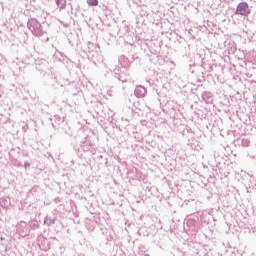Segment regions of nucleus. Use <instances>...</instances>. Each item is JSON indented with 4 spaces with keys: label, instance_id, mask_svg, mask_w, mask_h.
Returning a JSON list of instances; mask_svg holds the SVG:
<instances>
[{
    "label": "nucleus",
    "instance_id": "f257e3e1",
    "mask_svg": "<svg viewBox=\"0 0 256 256\" xmlns=\"http://www.w3.org/2000/svg\"><path fill=\"white\" fill-rule=\"evenodd\" d=\"M27 27L31 31L34 37H43L47 33L45 23L41 24L37 18H31L28 20Z\"/></svg>",
    "mask_w": 256,
    "mask_h": 256
},
{
    "label": "nucleus",
    "instance_id": "f03ea898",
    "mask_svg": "<svg viewBox=\"0 0 256 256\" xmlns=\"http://www.w3.org/2000/svg\"><path fill=\"white\" fill-rule=\"evenodd\" d=\"M97 48V45L94 43L89 42L88 43V59L94 64V65H101L103 63V55L99 53L98 51H93L91 49Z\"/></svg>",
    "mask_w": 256,
    "mask_h": 256
},
{
    "label": "nucleus",
    "instance_id": "7ed1b4c3",
    "mask_svg": "<svg viewBox=\"0 0 256 256\" xmlns=\"http://www.w3.org/2000/svg\"><path fill=\"white\" fill-rule=\"evenodd\" d=\"M80 149H82L84 153H91L92 155H95L97 153V150L95 149V144L89 136H86L84 140L81 141Z\"/></svg>",
    "mask_w": 256,
    "mask_h": 256
},
{
    "label": "nucleus",
    "instance_id": "20e7f679",
    "mask_svg": "<svg viewBox=\"0 0 256 256\" xmlns=\"http://www.w3.org/2000/svg\"><path fill=\"white\" fill-rule=\"evenodd\" d=\"M136 59H139V56L132 55V57L129 59L125 55H122L119 57L118 61L121 69H123L124 71H129V67H131V64L133 63V61H136Z\"/></svg>",
    "mask_w": 256,
    "mask_h": 256
},
{
    "label": "nucleus",
    "instance_id": "39448f33",
    "mask_svg": "<svg viewBox=\"0 0 256 256\" xmlns=\"http://www.w3.org/2000/svg\"><path fill=\"white\" fill-rule=\"evenodd\" d=\"M235 15L249 17L251 15V6L247 2H240L236 7Z\"/></svg>",
    "mask_w": 256,
    "mask_h": 256
},
{
    "label": "nucleus",
    "instance_id": "423d86ee",
    "mask_svg": "<svg viewBox=\"0 0 256 256\" xmlns=\"http://www.w3.org/2000/svg\"><path fill=\"white\" fill-rule=\"evenodd\" d=\"M114 77L122 83H127V81H129V74L126 70H121V67L119 66L114 68Z\"/></svg>",
    "mask_w": 256,
    "mask_h": 256
},
{
    "label": "nucleus",
    "instance_id": "0eeeda50",
    "mask_svg": "<svg viewBox=\"0 0 256 256\" xmlns=\"http://www.w3.org/2000/svg\"><path fill=\"white\" fill-rule=\"evenodd\" d=\"M36 69L37 71H40L43 75H47L49 73V62L45 59H40L36 62Z\"/></svg>",
    "mask_w": 256,
    "mask_h": 256
},
{
    "label": "nucleus",
    "instance_id": "6e6552de",
    "mask_svg": "<svg viewBox=\"0 0 256 256\" xmlns=\"http://www.w3.org/2000/svg\"><path fill=\"white\" fill-rule=\"evenodd\" d=\"M55 221H57V209L52 210L51 214L44 218V224L51 227V225H55Z\"/></svg>",
    "mask_w": 256,
    "mask_h": 256
},
{
    "label": "nucleus",
    "instance_id": "1a4fd4ad",
    "mask_svg": "<svg viewBox=\"0 0 256 256\" xmlns=\"http://www.w3.org/2000/svg\"><path fill=\"white\" fill-rule=\"evenodd\" d=\"M134 95L138 99H143V97H145V95H147V89L141 85L136 86V88L134 90Z\"/></svg>",
    "mask_w": 256,
    "mask_h": 256
},
{
    "label": "nucleus",
    "instance_id": "9d476101",
    "mask_svg": "<svg viewBox=\"0 0 256 256\" xmlns=\"http://www.w3.org/2000/svg\"><path fill=\"white\" fill-rule=\"evenodd\" d=\"M202 101H205L207 105H213V93L204 91L201 94Z\"/></svg>",
    "mask_w": 256,
    "mask_h": 256
},
{
    "label": "nucleus",
    "instance_id": "9b49d317",
    "mask_svg": "<svg viewBox=\"0 0 256 256\" xmlns=\"http://www.w3.org/2000/svg\"><path fill=\"white\" fill-rule=\"evenodd\" d=\"M55 59H59V61H62L63 63H71V59H69L67 56L63 55V53L59 52L58 54H55Z\"/></svg>",
    "mask_w": 256,
    "mask_h": 256
},
{
    "label": "nucleus",
    "instance_id": "f8f14e48",
    "mask_svg": "<svg viewBox=\"0 0 256 256\" xmlns=\"http://www.w3.org/2000/svg\"><path fill=\"white\" fill-rule=\"evenodd\" d=\"M85 227L88 231H95V222L91 220H86Z\"/></svg>",
    "mask_w": 256,
    "mask_h": 256
},
{
    "label": "nucleus",
    "instance_id": "ddd939ff",
    "mask_svg": "<svg viewBox=\"0 0 256 256\" xmlns=\"http://www.w3.org/2000/svg\"><path fill=\"white\" fill-rule=\"evenodd\" d=\"M55 3L59 9H65L67 7V0H55Z\"/></svg>",
    "mask_w": 256,
    "mask_h": 256
},
{
    "label": "nucleus",
    "instance_id": "4468645a",
    "mask_svg": "<svg viewBox=\"0 0 256 256\" xmlns=\"http://www.w3.org/2000/svg\"><path fill=\"white\" fill-rule=\"evenodd\" d=\"M24 65H25L24 61L19 62L18 64H14L15 69H18L16 70V73H21V71H23V67H25Z\"/></svg>",
    "mask_w": 256,
    "mask_h": 256
},
{
    "label": "nucleus",
    "instance_id": "2eb2a0df",
    "mask_svg": "<svg viewBox=\"0 0 256 256\" xmlns=\"http://www.w3.org/2000/svg\"><path fill=\"white\" fill-rule=\"evenodd\" d=\"M30 227L35 231L36 229H39V222L36 220H32L29 222Z\"/></svg>",
    "mask_w": 256,
    "mask_h": 256
},
{
    "label": "nucleus",
    "instance_id": "dca6fc26",
    "mask_svg": "<svg viewBox=\"0 0 256 256\" xmlns=\"http://www.w3.org/2000/svg\"><path fill=\"white\" fill-rule=\"evenodd\" d=\"M249 145H251V140L247 139V138H243L241 140V146L242 147H249Z\"/></svg>",
    "mask_w": 256,
    "mask_h": 256
},
{
    "label": "nucleus",
    "instance_id": "f3484780",
    "mask_svg": "<svg viewBox=\"0 0 256 256\" xmlns=\"http://www.w3.org/2000/svg\"><path fill=\"white\" fill-rule=\"evenodd\" d=\"M90 7H97L99 5V0H87Z\"/></svg>",
    "mask_w": 256,
    "mask_h": 256
},
{
    "label": "nucleus",
    "instance_id": "a211bd4d",
    "mask_svg": "<svg viewBox=\"0 0 256 256\" xmlns=\"http://www.w3.org/2000/svg\"><path fill=\"white\" fill-rule=\"evenodd\" d=\"M28 167H31V163L25 162V163H24V168L27 169Z\"/></svg>",
    "mask_w": 256,
    "mask_h": 256
},
{
    "label": "nucleus",
    "instance_id": "6ab92c4d",
    "mask_svg": "<svg viewBox=\"0 0 256 256\" xmlns=\"http://www.w3.org/2000/svg\"><path fill=\"white\" fill-rule=\"evenodd\" d=\"M209 71H213V66H209Z\"/></svg>",
    "mask_w": 256,
    "mask_h": 256
},
{
    "label": "nucleus",
    "instance_id": "aec40b11",
    "mask_svg": "<svg viewBox=\"0 0 256 256\" xmlns=\"http://www.w3.org/2000/svg\"><path fill=\"white\" fill-rule=\"evenodd\" d=\"M145 256H149V254H145Z\"/></svg>",
    "mask_w": 256,
    "mask_h": 256
}]
</instances>
